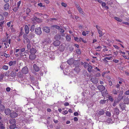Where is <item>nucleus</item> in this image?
<instances>
[{
  "mask_svg": "<svg viewBox=\"0 0 129 129\" xmlns=\"http://www.w3.org/2000/svg\"><path fill=\"white\" fill-rule=\"evenodd\" d=\"M51 43L50 39L47 38L44 40L41 43V44L45 46L46 45H48Z\"/></svg>",
  "mask_w": 129,
  "mask_h": 129,
  "instance_id": "f257e3e1",
  "label": "nucleus"
},
{
  "mask_svg": "<svg viewBox=\"0 0 129 129\" xmlns=\"http://www.w3.org/2000/svg\"><path fill=\"white\" fill-rule=\"evenodd\" d=\"M10 122L11 123H13L12 125H11L10 126V129H14L16 127V125L15 124V120L14 119H11L10 120Z\"/></svg>",
  "mask_w": 129,
  "mask_h": 129,
  "instance_id": "f03ea898",
  "label": "nucleus"
},
{
  "mask_svg": "<svg viewBox=\"0 0 129 129\" xmlns=\"http://www.w3.org/2000/svg\"><path fill=\"white\" fill-rule=\"evenodd\" d=\"M35 32L36 34L38 35L41 34L42 33L41 28L39 27L36 28L35 29Z\"/></svg>",
  "mask_w": 129,
  "mask_h": 129,
  "instance_id": "7ed1b4c3",
  "label": "nucleus"
},
{
  "mask_svg": "<svg viewBox=\"0 0 129 129\" xmlns=\"http://www.w3.org/2000/svg\"><path fill=\"white\" fill-rule=\"evenodd\" d=\"M90 81L93 83L96 84L98 82V79L96 77H94L91 78L90 79Z\"/></svg>",
  "mask_w": 129,
  "mask_h": 129,
  "instance_id": "20e7f679",
  "label": "nucleus"
},
{
  "mask_svg": "<svg viewBox=\"0 0 129 129\" xmlns=\"http://www.w3.org/2000/svg\"><path fill=\"white\" fill-rule=\"evenodd\" d=\"M37 52V50L36 47H33L30 50V52L31 54H35Z\"/></svg>",
  "mask_w": 129,
  "mask_h": 129,
  "instance_id": "39448f33",
  "label": "nucleus"
},
{
  "mask_svg": "<svg viewBox=\"0 0 129 129\" xmlns=\"http://www.w3.org/2000/svg\"><path fill=\"white\" fill-rule=\"evenodd\" d=\"M22 71L23 73L25 74L28 72V70L27 67H25L22 68Z\"/></svg>",
  "mask_w": 129,
  "mask_h": 129,
  "instance_id": "423d86ee",
  "label": "nucleus"
},
{
  "mask_svg": "<svg viewBox=\"0 0 129 129\" xmlns=\"http://www.w3.org/2000/svg\"><path fill=\"white\" fill-rule=\"evenodd\" d=\"M98 88L100 91H102L105 89V87L103 85H99L98 86Z\"/></svg>",
  "mask_w": 129,
  "mask_h": 129,
  "instance_id": "0eeeda50",
  "label": "nucleus"
},
{
  "mask_svg": "<svg viewBox=\"0 0 129 129\" xmlns=\"http://www.w3.org/2000/svg\"><path fill=\"white\" fill-rule=\"evenodd\" d=\"M43 30L46 32V33H48L50 31V28L47 27L46 26L43 27Z\"/></svg>",
  "mask_w": 129,
  "mask_h": 129,
  "instance_id": "6e6552de",
  "label": "nucleus"
},
{
  "mask_svg": "<svg viewBox=\"0 0 129 129\" xmlns=\"http://www.w3.org/2000/svg\"><path fill=\"white\" fill-rule=\"evenodd\" d=\"M36 57V55L31 54L29 56V58L31 60H33L35 59Z\"/></svg>",
  "mask_w": 129,
  "mask_h": 129,
  "instance_id": "1a4fd4ad",
  "label": "nucleus"
},
{
  "mask_svg": "<svg viewBox=\"0 0 129 129\" xmlns=\"http://www.w3.org/2000/svg\"><path fill=\"white\" fill-rule=\"evenodd\" d=\"M16 63V61L14 60L13 61H11L9 62V64L10 66H14Z\"/></svg>",
  "mask_w": 129,
  "mask_h": 129,
  "instance_id": "9d476101",
  "label": "nucleus"
},
{
  "mask_svg": "<svg viewBox=\"0 0 129 129\" xmlns=\"http://www.w3.org/2000/svg\"><path fill=\"white\" fill-rule=\"evenodd\" d=\"M18 114L16 112H13L10 114V116L13 118H15L17 116Z\"/></svg>",
  "mask_w": 129,
  "mask_h": 129,
  "instance_id": "9b49d317",
  "label": "nucleus"
},
{
  "mask_svg": "<svg viewBox=\"0 0 129 129\" xmlns=\"http://www.w3.org/2000/svg\"><path fill=\"white\" fill-rule=\"evenodd\" d=\"M24 29L26 33L27 34H28L29 32V28L27 25H25V26Z\"/></svg>",
  "mask_w": 129,
  "mask_h": 129,
  "instance_id": "f8f14e48",
  "label": "nucleus"
},
{
  "mask_svg": "<svg viewBox=\"0 0 129 129\" xmlns=\"http://www.w3.org/2000/svg\"><path fill=\"white\" fill-rule=\"evenodd\" d=\"M33 68L34 70L36 72H38L40 70L39 68L38 67L37 65L36 64H34L33 65Z\"/></svg>",
  "mask_w": 129,
  "mask_h": 129,
  "instance_id": "ddd939ff",
  "label": "nucleus"
},
{
  "mask_svg": "<svg viewBox=\"0 0 129 129\" xmlns=\"http://www.w3.org/2000/svg\"><path fill=\"white\" fill-rule=\"evenodd\" d=\"M11 110L10 109L7 108L5 109V113L6 115L10 114Z\"/></svg>",
  "mask_w": 129,
  "mask_h": 129,
  "instance_id": "4468645a",
  "label": "nucleus"
},
{
  "mask_svg": "<svg viewBox=\"0 0 129 129\" xmlns=\"http://www.w3.org/2000/svg\"><path fill=\"white\" fill-rule=\"evenodd\" d=\"M60 44V42L59 41H56L53 43L54 45L55 46H58Z\"/></svg>",
  "mask_w": 129,
  "mask_h": 129,
  "instance_id": "2eb2a0df",
  "label": "nucleus"
},
{
  "mask_svg": "<svg viewBox=\"0 0 129 129\" xmlns=\"http://www.w3.org/2000/svg\"><path fill=\"white\" fill-rule=\"evenodd\" d=\"M74 60L73 59H71L67 61V63L71 65L73 63Z\"/></svg>",
  "mask_w": 129,
  "mask_h": 129,
  "instance_id": "dca6fc26",
  "label": "nucleus"
},
{
  "mask_svg": "<svg viewBox=\"0 0 129 129\" xmlns=\"http://www.w3.org/2000/svg\"><path fill=\"white\" fill-rule=\"evenodd\" d=\"M9 4L8 3H6L4 5V8L5 9L7 10L9 9Z\"/></svg>",
  "mask_w": 129,
  "mask_h": 129,
  "instance_id": "f3484780",
  "label": "nucleus"
},
{
  "mask_svg": "<svg viewBox=\"0 0 129 129\" xmlns=\"http://www.w3.org/2000/svg\"><path fill=\"white\" fill-rule=\"evenodd\" d=\"M17 75L16 73L14 71H12L10 73L11 76L13 77H15Z\"/></svg>",
  "mask_w": 129,
  "mask_h": 129,
  "instance_id": "a211bd4d",
  "label": "nucleus"
},
{
  "mask_svg": "<svg viewBox=\"0 0 129 129\" xmlns=\"http://www.w3.org/2000/svg\"><path fill=\"white\" fill-rule=\"evenodd\" d=\"M80 71V69L78 67H76L74 69V72H75L77 73H78Z\"/></svg>",
  "mask_w": 129,
  "mask_h": 129,
  "instance_id": "6ab92c4d",
  "label": "nucleus"
},
{
  "mask_svg": "<svg viewBox=\"0 0 129 129\" xmlns=\"http://www.w3.org/2000/svg\"><path fill=\"white\" fill-rule=\"evenodd\" d=\"M78 10L79 11L80 13L82 15H84V12L82 11V9H81V8H78Z\"/></svg>",
  "mask_w": 129,
  "mask_h": 129,
  "instance_id": "aec40b11",
  "label": "nucleus"
},
{
  "mask_svg": "<svg viewBox=\"0 0 129 129\" xmlns=\"http://www.w3.org/2000/svg\"><path fill=\"white\" fill-rule=\"evenodd\" d=\"M64 73L66 75H68L70 73V71L69 70H68V69L66 68L65 71H64Z\"/></svg>",
  "mask_w": 129,
  "mask_h": 129,
  "instance_id": "412c9836",
  "label": "nucleus"
},
{
  "mask_svg": "<svg viewBox=\"0 0 129 129\" xmlns=\"http://www.w3.org/2000/svg\"><path fill=\"white\" fill-rule=\"evenodd\" d=\"M98 114L101 115L105 113V112L104 110H102L99 111Z\"/></svg>",
  "mask_w": 129,
  "mask_h": 129,
  "instance_id": "4be33fe9",
  "label": "nucleus"
},
{
  "mask_svg": "<svg viewBox=\"0 0 129 129\" xmlns=\"http://www.w3.org/2000/svg\"><path fill=\"white\" fill-rule=\"evenodd\" d=\"M106 4L104 2H103L102 3V5L103 7H104V8L106 9H108V7L107 6H106Z\"/></svg>",
  "mask_w": 129,
  "mask_h": 129,
  "instance_id": "5701e85b",
  "label": "nucleus"
},
{
  "mask_svg": "<svg viewBox=\"0 0 129 129\" xmlns=\"http://www.w3.org/2000/svg\"><path fill=\"white\" fill-rule=\"evenodd\" d=\"M92 67L91 65H90L87 68L88 71L89 72H92Z\"/></svg>",
  "mask_w": 129,
  "mask_h": 129,
  "instance_id": "b1692460",
  "label": "nucleus"
},
{
  "mask_svg": "<svg viewBox=\"0 0 129 129\" xmlns=\"http://www.w3.org/2000/svg\"><path fill=\"white\" fill-rule=\"evenodd\" d=\"M102 48L101 46H99L97 47H95V49L98 51H101Z\"/></svg>",
  "mask_w": 129,
  "mask_h": 129,
  "instance_id": "393cba45",
  "label": "nucleus"
},
{
  "mask_svg": "<svg viewBox=\"0 0 129 129\" xmlns=\"http://www.w3.org/2000/svg\"><path fill=\"white\" fill-rule=\"evenodd\" d=\"M31 44H30V43H28L27 45V48L28 49H31Z\"/></svg>",
  "mask_w": 129,
  "mask_h": 129,
  "instance_id": "a878e982",
  "label": "nucleus"
},
{
  "mask_svg": "<svg viewBox=\"0 0 129 129\" xmlns=\"http://www.w3.org/2000/svg\"><path fill=\"white\" fill-rule=\"evenodd\" d=\"M64 47L61 45L59 47V49L61 51H63L64 49Z\"/></svg>",
  "mask_w": 129,
  "mask_h": 129,
  "instance_id": "bb28decb",
  "label": "nucleus"
},
{
  "mask_svg": "<svg viewBox=\"0 0 129 129\" xmlns=\"http://www.w3.org/2000/svg\"><path fill=\"white\" fill-rule=\"evenodd\" d=\"M66 38V40L68 41H70L71 40V38L70 36L67 35Z\"/></svg>",
  "mask_w": 129,
  "mask_h": 129,
  "instance_id": "cd10ccee",
  "label": "nucleus"
},
{
  "mask_svg": "<svg viewBox=\"0 0 129 129\" xmlns=\"http://www.w3.org/2000/svg\"><path fill=\"white\" fill-rule=\"evenodd\" d=\"M106 102V100H101L100 101V104H104Z\"/></svg>",
  "mask_w": 129,
  "mask_h": 129,
  "instance_id": "c85d7f7f",
  "label": "nucleus"
},
{
  "mask_svg": "<svg viewBox=\"0 0 129 129\" xmlns=\"http://www.w3.org/2000/svg\"><path fill=\"white\" fill-rule=\"evenodd\" d=\"M5 128V125L4 124L2 123L0 124V129H4Z\"/></svg>",
  "mask_w": 129,
  "mask_h": 129,
  "instance_id": "c756f323",
  "label": "nucleus"
},
{
  "mask_svg": "<svg viewBox=\"0 0 129 129\" xmlns=\"http://www.w3.org/2000/svg\"><path fill=\"white\" fill-rule=\"evenodd\" d=\"M114 18L115 19L118 21H119L120 22L122 21V20L121 19L119 18L115 17Z\"/></svg>",
  "mask_w": 129,
  "mask_h": 129,
  "instance_id": "7c9ffc66",
  "label": "nucleus"
},
{
  "mask_svg": "<svg viewBox=\"0 0 129 129\" xmlns=\"http://www.w3.org/2000/svg\"><path fill=\"white\" fill-rule=\"evenodd\" d=\"M96 27L98 31L102 30V29L100 27L98 26L97 25H96Z\"/></svg>",
  "mask_w": 129,
  "mask_h": 129,
  "instance_id": "2f4dec72",
  "label": "nucleus"
},
{
  "mask_svg": "<svg viewBox=\"0 0 129 129\" xmlns=\"http://www.w3.org/2000/svg\"><path fill=\"white\" fill-rule=\"evenodd\" d=\"M90 65L87 63L85 62L84 65V67L85 68H87V67H88Z\"/></svg>",
  "mask_w": 129,
  "mask_h": 129,
  "instance_id": "473e14b6",
  "label": "nucleus"
},
{
  "mask_svg": "<svg viewBox=\"0 0 129 129\" xmlns=\"http://www.w3.org/2000/svg\"><path fill=\"white\" fill-rule=\"evenodd\" d=\"M17 76L21 78L22 76V74L21 72H18V74Z\"/></svg>",
  "mask_w": 129,
  "mask_h": 129,
  "instance_id": "72a5a7b5",
  "label": "nucleus"
},
{
  "mask_svg": "<svg viewBox=\"0 0 129 129\" xmlns=\"http://www.w3.org/2000/svg\"><path fill=\"white\" fill-rule=\"evenodd\" d=\"M29 36V38L31 39L34 37V35L32 33H30Z\"/></svg>",
  "mask_w": 129,
  "mask_h": 129,
  "instance_id": "f704fd0d",
  "label": "nucleus"
},
{
  "mask_svg": "<svg viewBox=\"0 0 129 129\" xmlns=\"http://www.w3.org/2000/svg\"><path fill=\"white\" fill-rule=\"evenodd\" d=\"M3 68L4 70H7L8 68V66L6 65H4L3 67Z\"/></svg>",
  "mask_w": 129,
  "mask_h": 129,
  "instance_id": "c9c22d12",
  "label": "nucleus"
},
{
  "mask_svg": "<svg viewBox=\"0 0 129 129\" xmlns=\"http://www.w3.org/2000/svg\"><path fill=\"white\" fill-rule=\"evenodd\" d=\"M53 26V27H55V28L58 29H60V27H61V26H57V25H54Z\"/></svg>",
  "mask_w": 129,
  "mask_h": 129,
  "instance_id": "e433bc0d",
  "label": "nucleus"
},
{
  "mask_svg": "<svg viewBox=\"0 0 129 129\" xmlns=\"http://www.w3.org/2000/svg\"><path fill=\"white\" fill-rule=\"evenodd\" d=\"M102 30L98 31V33L100 35L99 36L100 37H101L102 36Z\"/></svg>",
  "mask_w": 129,
  "mask_h": 129,
  "instance_id": "4c0bfd02",
  "label": "nucleus"
},
{
  "mask_svg": "<svg viewBox=\"0 0 129 129\" xmlns=\"http://www.w3.org/2000/svg\"><path fill=\"white\" fill-rule=\"evenodd\" d=\"M108 99L112 102L113 101V97L111 96H109L108 97Z\"/></svg>",
  "mask_w": 129,
  "mask_h": 129,
  "instance_id": "58836bf2",
  "label": "nucleus"
},
{
  "mask_svg": "<svg viewBox=\"0 0 129 129\" xmlns=\"http://www.w3.org/2000/svg\"><path fill=\"white\" fill-rule=\"evenodd\" d=\"M4 75L2 74L0 75V82H2L3 80Z\"/></svg>",
  "mask_w": 129,
  "mask_h": 129,
  "instance_id": "ea45409f",
  "label": "nucleus"
},
{
  "mask_svg": "<svg viewBox=\"0 0 129 129\" xmlns=\"http://www.w3.org/2000/svg\"><path fill=\"white\" fill-rule=\"evenodd\" d=\"M26 14H28V13L30 12V10L29 8H27L26 9Z\"/></svg>",
  "mask_w": 129,
  "mask_h": 129,
  "instance_id": "a19ab883",
  "label": "nucleus"
},
{
  "mask_svg": "<svg viewBox=\"0 0 129 129\" xmlns=\"http://www.w3.org/2000/svg\"><path fill=\"white\" fill-rule=\"evenodd\" d=\"M4 22L5 21H3L0 23V26L2 28L3 27V24H4Z\"/></svg>",
  "mask_w": 129,
  "mask_h": 129,
  "instance_id": "79ce46f5",
  "label": "nucleus"
},
{
  "mask_svg": "<svg viewBox=\"0 0 129 129\" xmlns=\"http://www.w3.org/2000/svg\"><path fill=\"white\" fill-rule=\"evenodd\" d=\"M35 28V26L34 25H32L31 26V28L30 29V30L31 31H34Z\"/></svg>",
  "mask_w": 129,
  "mask_h": 129,
  "instance_id": "37998d69",
  "label": "nucleus"
},
{
  "mask_svg": "<svg viewBox=\"0 0 129 129\" xmlns=\"http://www.w3.org/2000/svg\"><path fill=\"white\" fill-rule=\"evenodd\" d=\"M65 64V63H62V65L60 66V68L61 69H63L65 68V66L63 67V66Z\"/></svg>",
  "mask_w": 129,
  "mask_h": 129,
  "instance_id": "c03bdc74",
  "label": "nucleus"
},
{
  "mask_svg": "<svg viewBox=\"0 0 129 129\" xmlns=\"http://www.w3.org/2000/svg\"><path fill=\"white\" fill-rule=\"evenodd\" d=\"M76 52H77V53L79 54H80L81 53V51L79 49H78L77 50Z\"/></svg>",
  "mask_w": 129,
  "mask_h": 129,
  "instance_id": "a18cd8bd",
  "label": "nucleus"
},
{
  "mask_svg": "<svg viewBox=\"0 0 129 129\" xmlns=\"http://www.w3.org/2000/svg\"><path fill=\"white\" fill-rule=\"evenodd\" d=\"M113 94H116L117 93V92L116 90L114 89L113 91Z\"/></svg>",
  "mask_w": 129,
  "mask_h": 129,
  "instance_id": "49530a36",
  "label": "nucleus"
},
{
  "mask_svg": "<svg viewBox=\"0 0 129 129\" xmlns=\"http://www.w3.org/2000/svg\"><path fill=\"white\" fill-rule=\"evenodd\" d=\"M106 113V115L107 116H110L111 115V113L109 111H107Z\"/></svg>",
  "mask_w": 129,
  "mask_h": 129,
  "instance_id": "de8ad7c7",
  "label": "nucleus"
},
{
  "mask_svg": "<svg viewBox=\"0 0 129 129\" xmlns=\"http://www.w3.org/2000/svg\"><path fill=\"white\" fill-rule=\"evenodd\" d=\"M4 56L6 57V58L9 57L10 56L9 54H7L6 53H5L4 54Z\"/></svg>",
  "mask_w": 129,
  "mask_h": 129,
  "instance_id": "09e8293b",
  "label": "nucleus"
},
{
  "mask_svg": "<svg viewBox=\"0 0 129 129\" xmlns=\"http://www.w3.org/2000/svg\"><path fill=\"white\" fill-rule=\"evenodd\" d=\"M21 2L20 1H19L17 3V7L19 8L21 4Z\"/></svg>",
  "mask_w": 129,
  "mask_h": 129,
  "instance_id": "8fccbe9b",
  "label": "nucleus"
},
{
  "mask_svg": "<svg viewBox=\"0 0 129 129\" xmlns=\"http://www.w3.org/2000/svg\"><path fill=\"white\" fill-rule=\"evenodd\" d=\"M19 8L18 7H15L13 9V10L14 11L16 12L18 10Z\"/></svg>",
  "mask_w": 129,
  "mask_h": 129,
  "instance_id": "3c124183",
  "label": "nucleus"
},
{
  "mask_svg": "<svg viewBox=\"0 0 129 129\" xmlns=\"http://www.w3.org/2000/svg\"><path fill=\"white\" fill-rule=\"evenodd\" d=\"M8 14L7 12H5L4 13V15L5 17H7L8 16Z\"/></svg>",
  "mask_w": 129,
  "mask_h": 129,
  "instance_id": "603ef678",
  "label": "nucleus"
},
{
  "mask_svg": "<svg viewBox=\"0 0 129 129\" xmlns=\"http://www.w3.org/2000/svg\"><path fill=\"white\" fill-rule=\"evenodd\" d=\"M123 104L122 103H120V107L122 109H123L124 108V107L123 106Z\"/></svg>",
  "mask_w": 129,
  "mask_h": 129,
  "instance_id": "864d4df0",
  "label": "nucleus"
},
{
  "mask_svg": "<svg viewBox=\"0 0 129 129\" xmlns=\"http://www.w3.org/2000/svg\"><path fill=\"white\" fill-rule=\"evenodd\" d=\"M4 19L3 16L1 15L0 14V20H2Z\"/></svg>",
  "mask_w": 129,
  "mask_h": 129,
  "instance_id": "5fc2aeb1",
  "label": "nucleus"
},
{
  "mask_svg": "<svg viewBox=\"0 0 129 129\" xmlns=\"http://www.w3.org/2000/svg\"><path fill=\"white\" fill-rule=\"evenodd\" d=\"M68 113V111L67 110H65L62 112V114H66Z\"/></svg>",
  "mask_w": 129,
  "mask_h": 129,
  "instance_id": "6e6d98bb",
  "label": "nucleus"
},
{
  "mask_svg": "<svg viewBox=\"0 0 129 129\" xmlns=\"http://www.w3.org/2000/svg\"><path fill=\"white\" fill-rule=\"evenodd\" d=\"M60 29V32L61 33H63L64 31V30L63 29H61V27H60V29Z\"/></svg>",
  "mask_w": 129,
  "mask_h": 129,
  "instance_id": "4d7b16f0",
  "label": "nucleus"
},
{
  "mask_svg": "<svg viewBox=\"0 0 129 129\" xmlns=\"http://www.w3.org/2000/svg\"><path fill=\"white\" fill-rule=\"evenodd\" d=\"M124 94H125L127 95H129V90H127L126 91L125 93Z\"/></svg>",
  "mask_w": 129,
  "mask_h": 129,
  "instance_id": "13d9d810",
  "label": "nucleus"
},
{
  "mask_svg": "<svg viewBox=\"0 0 129 129\" xmlns=\"http://www.w3.org/2000/svg\"><path fill=\"white\" fill-rule=\"evenodd\" d=\"M118 101H117V102H116L115 101H114V102L113 105V106L114 107H115L116 105V103H118Z\"/></svg>",
  "mask_w": 129,
  "mask_h": 129,
  "instance_id": "bf43d9fd",
  "label": "nucleus"
},
{
  "mask_svg": "<svg viewBox=\"0 0 129 129\" xmlns=\"http://www.w3.org/2000/svg\"><path fill=\"white\" fill-rule=\"evenodd\" d=\"M25 50V49L24 48H23L22 49H20V51L21 52H24Z\"/></svg>",
  "mask_w": 129,
  "mask_h": 129,
  "instance_id": "052dcab7",
  "label": "nucleus"
},
{
  "mask_svg": "<svg viewBox=\"0 0 129 129\" xmlns=\"http://www.w3.org/2000/svg\"><path fill=\"white\" fill-rule=\"evenodd\" d=\"M8 44V43H4V45H5V48H7L8 47H9V45H7V44Z\"/></svg>",
  "mask_w": 129,
  "mask_h": 129,
  "instance_id": "680f3d73",
  "label": "nucleus"
},
{
  "mask_svg": "<svg viewBox=\"0 0 129 129\" xmlns=\"http://www.w3.org/2000/svg\"><path fill=\"white\" fill-rule=\"evenodd\" d=\"M10 88L9 87H7L6 89V90L8 92L10 90Z\"/></svg>",
  "mask_w": 129,
  "mask_h": 129,
  "instance_id": "e2e57ef3",
  "label": "nucleus"
},
{
  "mask_svg": "<svg viewBox=\"0 0 129 129\" xmlns=\"http://www.w3.org/2000/svg\"><path fill=\"white\" fill-rule=\"evenodd\" d=\"M61 5L62 6H64V7H66L67 6V5L66 4L64 3H61Z\"/></svg>",
  "mask_w": 129,
  "mask_h": 129,
  "instance_id": "0e129e2a",
  "label": "nucleus"
},
{
  "mask_svg": "<svg viewBox=\"0 0 129 129\" xmlns=\"http://www.w3.org/2000/svg\"><path fill=\"white\" fill-rule=\"evenodd\" d=\"M23 37L24 39L25 40H26V39H27L28 38H27L26 37V35H23Z\"/></svg>",
  "mask_w": 129,
  "mask_h": 129,
  "instance_id": "69168bd1",
  "label": "nucleus"
},
{
  "mask_svg": "<svg viewBox=\"0 0 129 129\" xmlns=\"http://www.w3.org/2000/svg\"><path fill=\"white\" fill-rule=\"evenodd\" d=\"M11 23V22H10L7 23V25L8 27H9L10 26Z\"/></svg>",
  "mask_w": 129,
  "mask_h": 129,
  "instance_id": "338daca9",
  "label": "nucleus"
},
{
  "mask_svg": "<svg viewBox=\"0 0 129 129\" xmlns=\"http://www.w3.org/2000/svg\"><path fill=\"white\" fill-rule=\"evenodd\" d=\"M74 115L75 116H77L78 115V113L77 112H75L74 113Z\"/></svg>",
  "mask_w": 129,
  "mask_h": 129,
  "instance_id": "774afa93",
  "label": "nucleus"
}]
</instances>
